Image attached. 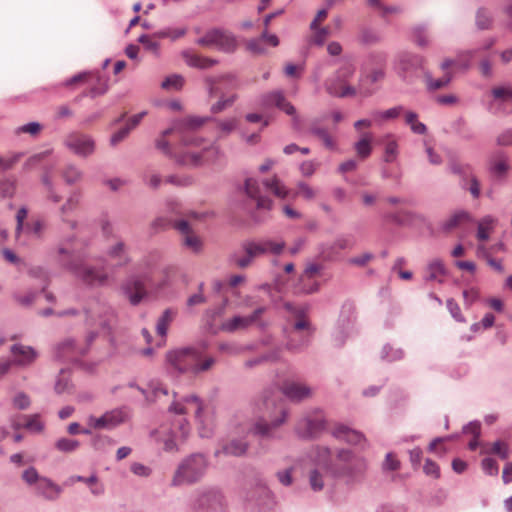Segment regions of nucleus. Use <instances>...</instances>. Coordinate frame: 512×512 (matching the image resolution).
<instances>
[{
  "instance_id": "f257e3e1",
  "label": "nucleus",
  "mask_w": 512,
  "mask_h": 512,
  "mask_svg": "<svg viewBox=\"0 0 512 512\" xmlns=\"http://www.w3.org/2000/svg\"><path fill=\"white\" fill-rule=\"evenodd\" d=\"M203 123L204 120L198 117L187 118L180 125L165 130L156 142L157 148L184 166L197 167L214 162L219 155L218 147L211 145L203 147L201 152L197 151L202 140L187 134L188 130L200 127Z\"/></svg>"
},
{
  "instance_id": "f03ea898",
  "label": "nucleus",
  "mask_w": 512,
  "mask_h": 512,
  "mask_svg": "<svg viewBox=\"0 0 512 512\" xmlns=\"http://www.w3.org/2000/svg\"><path fill=\"white\" fill-rule=\"evenodd\" d=\"M315 461L327 472L335 477L347 478V481L357 480L364 472L366 463L363 458L352 454L350 450L341 449L333 462L332 453L327 447H317L315 450Z\"/></svg>"
},
{
  "instance_id": "7ed1b4c3",
  "label": "nucleus",
  "mask_w": 512,
  "mask_h": 512,
  "mask_svg": "<svg viewBox=\"0 0 512 512\" xmlns=\"http://www.w3.org/2000/svg\"><path fill=\"white\" fill-rule=\"evenodd\" d=\"M60 261L68 266L75 276L84 284L89 286H101L108 280V274L103 268L91 266L89 264H77L84 256L82 251L76 246H71L69 242L61 245L58 249Z\"/></svg>"
},
{
  "instance_id": "20e7f679",
  "label": "nucleus",
  "mask_w": 512,
  "mask_h": 512,
  "mask_svg": "<svg viewBox=\"0 0 512 512\" xmlns=\"http://www.w3.org/2000/svg\"><path fill=\"white\" fill-rule=\"evenodd\" d=\"M169 411L178 416L193 413L201 437H210L214 429V413L212 408L204 403L198 396L189 395L174 400Z\"/></svg>"
},
{
  "instance_id": "39448f33",
  "label": "nucleus",
  "mask_w": 512,
  "mask_h": 512,
  "mask_svg": "<svg viewBox=\"0 0 512 512\" xmlns=\"http://www.w3.org/2000/svg\"><path fill=\"white\" fill-rule=\"evenodd\" d=\"M167 363L176 371L199 373L209 370L215 363L212 357H204L194 348L169 351Z\"/></svg>"
},
{
  "instance_id": "423d86ee",
  "label": "nucleus",
  "mask_w": 512,
  "mask_h": 512,
  "mask_svg": "<svg viewBox=\"0 0 512 512\" xmlns=\"http://www.w3.org/2000/svg\"><path fill=\"white\" fill-rule=\"evenodd\" d=\"M265 411L260 420L251 427L256 435L268 436L273 429L280 426L286 418V409L282 400L265 398L263 402Z\"/></svg>"
},
{
  "instance_id": "0eeeda50",
  "label": "nucleus",
  "mask_w": 512,
  "mask_h": 512,
  "mask_svg": "<svg viewBox=\"0 0 512 512\" xmlns=\"http://www.w3.org/2000/svg\"><path fill=\"white\" fill-rule=\"evenodd\" d=\"M190 433V425L184 417H180L172 424L161 425L154 433L156 441L163 444L165 451L178 450Z\"/></svg>"
},
{
  "instance_id": "6e6552de",
  "label": "nucleus",
  "mask_w": 512,
  "mask_h": 512,
  "mask_svg": "<svg viewBox=\"0 0 512 512\" xmlns=\"http://www.w3.org/2000/svg\"><path fill=\"white\" fill-rule=\"evenodd\" d=\"M208 467L204 455L192 454L181 461L172 478V485L180 486L197 482L206 472Z\"/></svg>"
},
{
  "instance_id": "1a4fd4ad",
  "label": "nucleus",
  "mask_w": 512,
  "mask_h": 512,
  "mask_svg": "<svg viewBox=\"0 0 512 512\" xmlns=\"http://www.w3.org/2000/svg\"><path fill=\"white\" fill-rule=\"evenodd\" d=\"M207 84L211 96L221 95L217 103L213 104L211 107L213 113H219L227 107L232 106L237 99L236 94L224 97L225 91L236 90L239 87V81L234 75L227 74L220 77H211L207 79Z\"/></svg>"
},
{
  "instance_id": "9d476101",
  "label": "nucleus",
  "mask_w": 512,
  "mask_h": 512,
  "mask_svg": "<svg viewBox=\"0 0 512 512\" xmlns=\"http://www.w3.org/2000/svg\"><path fill=\"white\" fill-rule=\"evenodd\" d=\"M284 242H274L271 240L246 241L242 244L243 256H234V262L239 268H246L251 265L253 260L266 253L278 255L284 249Z\"/></svg>"
},
{
  "instance_id": "9b49d317",
  "label": "nucleus",
  "mask_w": 512,
  "mask_h": 512,
  "mask_svg": "<svg viewBox=\"0 0 512 512\" xmlns=\"http://www.w3.org/2000/svg\"><path fill=\"white\" fill-rule=\"evenodd\" d=\"M355 67L352 62L345 61L335 74V79L327 84V90L331 95L338 97L355 96L358 92L353 86L347 84V80L353 76Z\"/></svg>"
},
{
  "instance_id": "f8f14e48",
  "label": "nucleus",
  "mask_w": 512,
  "mask_h": 512,
  "mask_svg": "<svg viewBox=\"0 0 512 512\" xmlns=\"http://www.w3.org/2000/svg\"><path fill=\"white\" fill-rule=\"evenodd\" d=\"M87 84L91 86L89 92L84 94L85 96L89 95L91 97H95L102 95L107 91L105 81H102L100 77H95L91 72L79 73L62 83L64 87L72 90Z\"/></svg>"
},
{
  "instance_id": "ddd939ff",
  "label": "nucleus",
  "mask_w": 512,
  "mask_h": 512,
  "mask_svg": "<svg viewBox=\"0 0 512 512\" xmlns=\"http://www.w3.org/2000/svg\"><path fill=\"white\" fill-rule=\"evenodd\" d=\"M263 107H277L287 115L292 117V125L295 130H300L301 119L296 113L295 107L285 98L281 91H274L263 95L261 98Z\"/></svg>"
},
{
  "instance_id": "4468645a",
  "label": "nucleus",
  "mask_w": 512,
  "mask_h": 512,
  "mask_svg": "<svg viewBox=\"0 0 512 512\" xmlns=\"http://www.w3.org/2000/svg\"><path fill=\"white\" fill-rule=\"evenodd\" d=\"M201 46H215L225 52L234 51L236 48V39L231 33L220 29L208 31L202 38L197 40Z\"/></svg>"
},
{
  "instance_id": "2eb2a0df",
  "label": "nucleus",
  "mask_w": 512,
  "mask_h": 512,
  "mask_svg": "<svg viewBox=\"0 0 512 512\" xmlns=\"http://www.w3.org/2000/svg\"><path fill=\"white\" fill-rule=\"evenodd\" d=\"M312 333L310 323L305 318L297 320L289 331L287 347L291 350H299L308 344Z\"/></svg>"
},
{
  "instance_id": "dca6fc26",
  "label": "nucleus",
  "mask_w": 512,
  "mask_h": 512,
  "mask_svg": "<svg viewBox=\"0 0 512 512\" xmlns=\"http://www.w3.org/2000/svg\"><path fill=\"white\" fill-rule=\"evenodd\" d=\"M66 146L75 154L87 157L95 151L94 140L85 134L72 133L65 140Z\"/></svg>"
},
{
  "instance_id": "f3484780",
  "label": "nucleus",
  "mask_w": 512,
  "mask_h": 512,
  "mask_svg": "<svg viewBox=\"0 0 512 512\" xmlns=\"http://www.w3.org/2000/svg\"><path fill=\"white\" fill-rule=\"evenodd\" d=\"M265 308L259 307L248 316H234L230 319L225 320L221 324V329L225 332H235L238 330H244L258 321L260 316L264 313Z\"/></svg>"
},
{
  "instance_id": "a211bd4d",
  "label": "nucleus",
  "mask_w": 512,
  "mask_h": 512,
  "mask_svg": "<svg viewBox=\"0 0 512 512\" xmlns=\"http://www.w3.org/2000/svg\"><path fill=\"white\" fill-rule=\"evenodd\" d=\"M173 227L182 235V242L185 247L193 252L200 251L202 247L201 239L194 233L189 223L185 220L173 222Z\"/></svg>"
},
{
  "instance_id": "6ab92c4d",
  "label": "nucleus",
  "mask_w": 512,
  "mask_h": 512,
  "mask_svg": "<svg viewBox=\"0 0 512 512\" xmlns=\"http://www.w3.org/2000/svg\"><path fill=\"white\" fill-rule=\"evenodd\" d=\"M282 393L291 400L300 401L312 396L313 390L304 383L286 381L282 387Z\"/></svg>"
},
{
  "instance_id": "aec40b11",
  "label": "nucleus",
  "mask_w": 512,
  "mask_h": 512,
  "mask_svg": "<svg viewBox=\"0 0 512 512\" xmlns=\"http://www.w3.org/2000/svg\"><path fill=\"white\" fill-rule=\"evenodd\" d=\"M324 428V421L320 415L313 418L305 417L297 425L298 433L303 437H314Z\"/></svg>"
},
{
  "instance_id": "412c9836",
  "label": "nucleus",
  "mask_w": 512,
  "mask_h": 512,
  "mask_svg": "<svg viewBox=\"0 0 512 512\" xmlns=\"http://www.w3.org/2000/svg\"><path fill=\"white\" fill-rule=\"evenodd\" d=\"M124 293L130 303L137 305L147 295L144 282L141 279H131L123 286Z\"/></svg>"
},
{
  "instance_id": "4be33fe9",
  "label": "nucleus",
  "mask_w": 512,
  "mask_h": 512,
  "mask_svg": "<svg viewBox=\"0 0 512 512\" xmlns=\"http://www.w3.org/2000/svg\"><path fill=\"white\" fill-rule=\"evenodd\" d=\"M453 65H460L463 68H467L469 66V63L467 62L462 64L460 59L458 61H454L451 59L444 60L441 64V69L445 72V74L441 78L436 80L432 79L430 76H427L426 80L428 87L432 90H436L446 86L451 80V75L449 72H447V70Z\"/></svg>"
},
{
  "instance_id": "5701e85b",
  "label": "nucleus",
  "mask_w": 512,
  "mask_h": 512,
  "mask_svg": "<svg viewBox=\"0 0 512 512\" xmlns=\"http://www.w3.org/2000/svg\"><path fill=\"white\" fill-rule=\"evenodd\" d=\"M245 191L246 194L254 199L257 203V207L261 209H270L272 206V200L268 197H264L261 195L260 186L257 180L253 178H248L245 181Z\"/></svg>"
},
{
  "instance_id": "b1692460",
  "label": "nucleus",
  "mask_w": 512,
  "mask_h": 512,
  "mask_svg": "<svg viewBox=\"0 0 512 512\" xmlns=\"http://www.w3.org/2000/svg\"><path fill=\"white\" fill-rule=\"evenodd\" d=\"M11 353L14 356V363L20 366H26L34 362L37 353L30 346L14 344L11 347Z\"/></svg>"
},
{
  "instance_id": "393cba45",
  "label": "nucleus",
  "mask_w": 512,
  "mask_h": 512,
  "mask_svg": "<svg viewBox=\"0 0 512 512\" xmlns=\"http://www.w3.org/2000/svg\"><path fill=\"white\" fill-rule=\"evenodd\" d=\"M85 352L86 349L77 347L73 340H67L58 347V357L67 361H77Z\"/></svg>"
},
{
  "instance_id": "a878e982",
  "label": "nucleus",
  "mask_w": 512,
  "mask_h": 512,
  "mask_svg": "<svg viewBox=\"0 0 512 512\" xmlns=\"http://www.w3.org/2000/svg\"><path fill=\"white\" fill-rule=\"evenodd\" d=\"M481 454L497 455L502 460L509 457V446L503 441L485 442L481 444Z\"/></svg>"
},
{
  "instance_id": "bb28decb",
  "label": "nucleus",
  "mask_w": 512,
  "mask_h": 512,
  "mask_svg": "<svg viewBox=\"0 0 512 512\" xmlns=\"http://www.w3.org/2000/svg\"><path fill=\"white\" fill-rule=\"evenodd\" d=\"M332 435L339 440L346 441L350 444H359L364 439L363 435L355 430H351L346 426L339 425L336 426L333 431Z\"/></svg>"
},
{
  "instance_id": "cd10ccee",
  "label": "nucleus",
  "mask_w": 512,
  "mask_h": 512,
  "mask_svg": "<svg viewBox=\"0 0 512 512\" xmlns=\"http://www.w3.org/2000/svg\"><path fill=\"white\" fill-rule=\"evenodd\" d=\"M384 77V72L382 69H376L372 71L369 75L362 76L359 80L358 84V93L362 96H369L373 93V90L370 89L366 84L368 82L375 83Z\"/></svg>"
},
{
  "instance_id": "c85d7f7f",
  "label": "nucleus",
  "mask_w": 512,
  "mask_h": 512,
  "mask_svg": "<svg viewBox=\"0 0 512 512\" xmlns=\"http://www.w3.org/2000/svg\"><path fill=\"white\" fill-rule=\"evenodd\" d=\"M223 496L217 490L210 489L205 491L199 498V506L216 509L222 506Z\"/></svg>"
},
{
  "instance_id": "c756f323",
  "label": "nucleus",
  "mask_w": 512,
  "mask_h": 512,
  "mask_svg": "<svg viewBox=\"0 0 512 512\" xmlns=\"http://www.w3.org/2000/svg\"><path fill=\"white\" fill-rule=\"evenodd\" d=\"M183 58L185 59V62L189 66L195 67V68L206 69V68L212 67L213 65L216 64V60H214V59L200 56L198 54H194L189 51L183 52Z\"/></svg>"
},
{
  "instance_id": "7c9ffc66",
  "label": "nucleus",
  "mask_w": 512,
  "mask_h": 512,
  "mask_svg": "<svg viewBox=\"0 0 512 512\" xmlns=\"http://www.w3.org/2000/svg\"><path fill=\"white\" fill-rule=\"evenodd\" d=\"M445 273L443 263L440 260H433L427 267L425 279L441 283L444 280Z\"/></svg>"
},
{
  "instance_id": "2f4dec72",
  "label": "nucleus",
  "mask_w": 512,
  "mask_h": 512,
  "mask_svg": "<svg viewBox=\"0 0 512 512\" xmlns=\"http://www.w3.org/2000/svg\"><path fill=\"white\" fill-rule=\"evenodd\" d=\"M175 317V312L171 309H166L162 316L159 318L156 326L157 335L161 337V341L157 344L161 346L164 343V338L167 334L169 324Z\"/></svg>"
},
{
  "instance_id": "473e14b6",
  "label": "nucleus",
  "mask_w": 512,
  "mask_h": 512,
  "mask_svg": "<svg viewBox=\"0 0 512 512\" xmlns=\"http://www.w3.org/2000/svg\"><path fill=\"white\" fill-rule=\"evenodd\" d=\"M107 309L99 302H93L85 310L86 320L91 324L99 322L100 325L106 323V320H101L102 313H106Z\"/></svg>"
},
{
  "instance_id": "72a5a7b5",
  "label": "nucleus",
  "mask_w": 512,
  "mask_h": 512,
  "mask_svg": "<svg viewBox=\"0 0 512 512\" xmlns=\"http://www.w3.org/2000/svg\"><path fill=\"white\" fill-rule=\"evenodd\" d=\"M80 198L81 197H80L79 193L73 192L68 197V199L66 200L65 204L61 207V214H62L63 221L69 223L71 228H75L76 227V222L72 221V220H68L67 219V215H68L69 212L74 211L78 207V205L80 203Z\"/></svg>"
},
{
  "instance_id": "f704fd0d",
  "label": "nucleus",
  "mask_w": 512,
  "mask_h": 512,
  "mask_svg": "<svg viewBox=\"0 0 512 512\" xmlns=\"http://www.w3.org/2000/svg\"><path fill=\"white\" fill-rule=\"evenodd\" d=\"M263 185L278 198L284 199L288 196V189L276 175L263 181Z\"/></svg>"
},
{
  "instance_id": "c9c22d12",
  "label": "nucleus",
  "mask_w": 512,
  "mask_h": 512,
  "mask_svg": "<svg viewBox=\"0 0 512 512\" xmlns=\"http://www.w3.org/2000/svg\"><path fill=\"white\" fill-rule=\"evenodd\" d=\"M366 3L383 18L387 17L388 15L398 14L401 12L400 7L386 5L384 0H366Z\"/></svg>"
},
{
  "instance_id": "e433bc0d",
  "label": "nucleus",
  "mask_w": 512,
  "mask_h": 512,
  "mask_svg": "<svg viewBox=\"0 0 512 512\" xmlns=\"http://www.w3.org/2000/svg\"><path fill=\"white\" fill-rule=\"evenodd\" d=\"M37 489L47 499H55L61 493V488L46 478L39 480Z\"/></svg>"
},
{
  "instance_id": "4c0bfd02",
  "label": "nucleus",
  "mask_w": 512,
  "mask_h": 512,
  "mask_svg": "<svg viewBox=\"0 0 512 512\" xmlns=\"http://www.w3.org/2000/svg\"><path fill=\"white\" fill-rule=\"evenodd\" d=\"M310 31V35L307 37L308 46H323L330 34L328 27L317 26L315 29H310Z\"/></svg>"
},
{
  "instance_id": "58836bf2",
  "label": "nucleus",
  "mask_w": 512,
  "mask_h": 512,
  "mask_svg": "<svg viewBox=\"0 0 512 512\" xmlns=\"http://www.w3.org/2000/svg\"><path fill=\"white\" fill-rule=\"evenodd\" d=\"M111 259L115 260L116 266H123L129 262V257L125 251V245L123 242H117L112 246L108 252Z\"/></svg>"
},
{
  "instance_id": "ea45409f",
  "label": "nucleus",
  "mask_w": 512,
  "mask_h": 512,
  "mask_svg": "<svg viewBox=\"0 0 512 512\" xmlns=\"http://www.w3.org/2000/svg\"><path fill=\"white\" fill-rule=\"evenodd\" d=\"M176 269L174 267H167L165 268L161 275L159 276V279L157 280H151L150 281V288L152 291L158 292L165 288L169 282L170 279L175 276Z\"/></svg>"
},
{
  "instance_id": "a19ab883",
  "label": "nucleus",
  "mask_w": 512,
  "mask_h": 512,
  "mask_svg": "<svg viewBox=\"0 0 512 512\" xmlns=\"http://www.w3.org/2000/svg\"><path fill=\"white\" fill-rule=\"evenodd\" d=\"M495 220L487 216L478 223L477 238L479 241H486L489 239L490 233L493 230Z\"/></svg>"
},
{
  "instance_id": "79ce46f5",
  "label": "nucleus",
  "mask_w": 512,
  "mask_h": 512,
  "mask_svg": "<svg viewBox=\"0 0 512 512\" xmlns=\"http://www.w3.org/2000/svg\"><path fill=\"white\" fill-rule=\"evenodd\" d=\"M398 62L400 69L407 71L410 68L420 66L422 63V58L417 55L405 52L399 55Z\"/></svg>"
},
{
  "instance_id": "37998d69",
  "label": "nucleus",
  "mask_w": 512,
  "mask_h": 512,
  "mask_svg": "<svg viewBox=\"0 0 512 512\" xmlns=\"http://www.w3.org/2000/svg\"><path fill=\"white\" fill-rule=\"evenodd\" d=\"M470 215L465 211L455 212L453 215L449 217L444 223V229L450 231L459 227L461 224L469 221Z\"/></svg>"
},
{
  "instance_id": "c03bdc74",
  "label": "nucleus",
  "mask_w": 512,
  "mask_h": 512,
  "mask_svg": "<svg viewBox=\"0 0 512 512\" xmlns=\"http://www.w3.org/2000/svg\"><path fill=\"white\" fill-rule=\"evenodd\" d=\"M371 141L372 136L370 134H365L358 142L355 143V150L360 158L365 159L370 155L372 151Z\"/></svg>"
},
{
  "instance_id": "a18cd8bd",
  "label": "nucleus",
  "mask_w": 512,
  "mask_h": 512,
  "mask_svg": "<svg viewBox=\"0 0 512 512\" xmlns=\"http://www.w3.org/2000/svg\"><path fill=\"white\" fill-rule=\"evenodd\" d=\"M246 450L247 443L234 439L223 447V453L232 456H241L245 454Z\"/></svg>"
},
{
  "instance_id": "49530a36",
  "label": "nucleus",
  "mask_w": 512,
  "mask_h": 512,
  "mask_svg": "<svg viewBox=\"0 0 512 512\" xmlns=\"http://www.w3.org/2000/svg\"><path fill=\"white\" fill-rule=\"evenodd\" d=\"M491 171L497 176V177H503L507 174L509 171V164L507 161V158L503 155H498L492 165H491Z\"/></svg>"
},
{
  "instance_id": "de8ad7c7",
  "label": "nucleus",
  "mask_w": 512,
  "mask_h": 512,
  "mask_svg": "<svg viewBox=\"0 0 512 512\" xmlns=\"http://www.w3.org/2000/svg\"><path fill=\"white\" fill-rule=\"evenodd\" d=\"M412 37L415 44L422 48L427 47L431 42L430 36L423 26L413 28Z\"/></svg>"
},
{
  "instance_id": "09e8293b",
  "label": "nucleus",
  "mask_w": 512,
  "mask_h": 512,
  "mask_svg": "<svg viewBox=\"0 0 512 512\" xmlns=\"http://www.w3.org/2000/svg\"><path fill=\"white\" fill-rule=\"evenodd\" d=\"M294 196L311 201L316 198L317 191L307 183L299 182L296 186Z\"/></svg>"
},
{
  "instance_id": "8fccbe9b",
  "label": "nucleus",
  "mask_w": 512,
  "mask_h": 512,
  "mask_svg": "<svg viewBox=\"0 0 512 512\" xmlns=\"http://www.w3.org/2000/svg\"><path fill=\"white\" fill-rule=\"evenodd\" d=\"M110 428H114L117 425L123 423L127 418V413L121 409H115L105 413Z\"/></svg>"
},
{
  "instance_id": "3c124183",
  "label": "nucleus",
  "mask_w": 512,
  "mask_h": 512,
  "mask_svg": "<svg viewBox=\"0 0 512 512\" xmlns=\"http://www.w3.org/2000/svg\"><path fill=\"white\" fill-rule=\"evenodd\" d=\"M15 426L18 427H25L33 432H41L44 428L43 423L40 420L39 415H32L25 418V422L23 424L17 423Z\"/></svg>"
},
{
  "instance_id": "603ef678",
  "label": "nucleus",
  "mask_w": 512,
  "mask_h": 512,
  "mask_svg": "<svg viewBox=\"0 0 512 512\" xmlns=\"http://www.w3.org/2000/svg\"><path fill=\"white\" fill-rule=\"evenodd\" d=\"M323 270V266L317 263H309L306 265L304 272L301 275V283L306 282L308 280L315 279L318 275H320Z\"/></svg>"
},
{
  "instance_id": "864d4df0",
  "label": "nucleus",
  "mask_w": 512,
  "mask_h": 512,
  "mask_svg": "<svg viewBox=\"0 0 512 512\" xmlns=\"http://www.w3.org/2000/svg\"><path fill=\"white\" fill-rule=\"evenodd\" d=\"M184 79L180 75L168 76L161 84V87L165 90H180L183 87Z\"/></svg>"
},
{
  "instance_id": "5fc2aeb1",
  "label": "nucleus",
  "mask_w": 512,
  "mask_h": 512,
  "mask_svg": "<svg viewBox=\"0 0 512 512\" xmlns=\"http://www.w3.org/2000/svg\"><path fill=\"white\" fill-rule=\"evenodd\" d=\"M62 176L66 183L74 184L81 180L82 172L77 167L69 165L63 170Z\"/></svg>"
},
{
  "instance_id": "6e6d98bb",
  "label": "nucleus",
  "mask_w": 512,
  "mask_h": 512,
  "mask_svg": "<svg viewBox=\"0 0 512 512\" xmlns=\"http://www.w3.org/2000/svg\"><path fill=\"white\" fill-rule=\"evenodd\" d=\"M55 447L61 452H72L79 447V441L68 438H61L56 441Z\"/></svg>"
},
{
  "instance_id": "4d7b16f0",
  "label": "nucleus",
  "mask_w": 512,
  "mask_h": 512,
  "mask_svg": "<svg viewBox=\"0 0 512 512\" xmlns=\"http://www.w3.org/2000/svg\"><path fill=\"white\" fill-rule=\"evenodd\" d=\"M310 131L313 135H315L316 137L321 139L327 148L334 147V141H333L332 137L328 134L326 129L319 128V127H312L310 129Z\"/></svg>"
},
{
  "instance_id": "13d9d810",
  "label": "nucleus",
  "mask_w": 512,
  "mask_h": 512,
  "mask_svg": "<svg viewBox=\"0 0 512 512\" xmlns=\"http://www.w3.org/2000/svg\"><path fill=\"white\" fill-rule=\"evenodd\" d=\"M492 95L495 99L512 102V87H495L492 89Z\"/></svg>"
},
{
  "instance_id": "bf43d9fd",
  "label": "nucleus",
  "mask_w": 512,
  "mask_h": 512,
  "mask_svg": "<svg viewBox=\"0 0 512 512\" xmlns=\"http://www.w3.org/2000/svg\"><path fill=\"white\" fill-rule=\"evenodd\" d=\"M42 183L45 186L47 198L52 200L54 203H58L61 200V196L54 191L48 174H45L42 177Z\"/></svg>"
},
{
  "instance_id": "052dcab7",
  "label": "nucleus",
  "mask_w": 512,
  "mask_h": 512,
  "mask_svg": "<svg viewBox=\"0 0 512 512\" xmlns=\"http://www.w3.org/2000/svg\"><path fill=\"white\" fill-rule=\"evenodd\" d=\"M85 484L90 488V491L94 495H101L104 492V486L102 483H100L99 479L92 475L90 477H87L85 479Z\"/></svg>"
},
{
  "instance_id": "680f3d73",
  "label": "nucleus",
  "mask_w": 512,
  "mask_h": 512,
  "mask_svg": "<svg viewBox=\"0 0 512 512\" xmlns=\"http://www.w3.org/2000/svg\"><path fill=\"white\" fill-rule=\"evenodd\" d=\"M397 143L395 140L388 138L385 145L384 160L386 162H392L397 157Z\"/></svg>"
},
{
  "instance_id": "e2e57ef3",
  "label": "nucleus",
  "mask_w": 512,
  "mask_h": 512,
  "mask_svg": "<svg viewBox=\"0 0 512 512\" xmlns=\"http://www.w3.org/2000/svg\"><path fill=\"white\" fill-rule=\"evenodd\" d=\"M16 190L14 180L4 179L0 181V195L3 197H12Z\"/></svg>"
},
{
  "instance_id": "0e129e2a",
  "label": "nucleus",
  "mask_w": 512,
  "mask_h": 512,
  "mask_svg": "<svg viewBox=\"0 0 512 512\" xmlns=\"http://www.w3.org/2000/svg\"><path fill=\"white\" fill-rule=\"evenodd\" d=\"M402 111H403V108L401 106H398V107L390 108L386 111L376 112L374 114V116H375V119L389 120V119L397 118L402 113Z\"/></svg>"
},
{
  "instance_id": "69168bd1",
  "label": "nucleus",
  "mask_w": 512,
  "mask_h": 512,
  "mask_svg": "<svg viewBox=\"0 0 512 512\" xmlns=\"http://www.w3.org/2000/svg\"><path fill=\"white\" fill-rule=\"evenodd\" d=\"M483 471L490 476H496L499 471L497 462L492 458H484L481 463Z\"/></svg>"
},
{
  "instance_id": "338daca9",
  "label": "nucleus",
  "mask_w": 512,
  "mask_h": 512,
  "mask_svg": "<svg viewBox=\"0 0 512 512\" xmlns=\"http://www.w3.org/2000/svg\"><path fill=\"white\" fill-rule=\"evenodd\" d=\"M42 130V125L38 122H30L28 124L22 125L17 129V133H27L32 136L38 135Z\"/></svg>"
},
{
  "instance_id": "774afa93",
  "label": "nucleus",
  "mask_w": 512,
  "mask_h": 512,
  "mask_svg": "<svg viewBox=\"0 0 512 512\" xmlns=\"http://www.w3.org/2000/svg\"><path fill=\"white\" fill-rule=\"evenodd\" d=\"M423 471L427 476L438 479L440 477V468L438 464L430 459H426Z\"/></svg>"
}]
</instances>
